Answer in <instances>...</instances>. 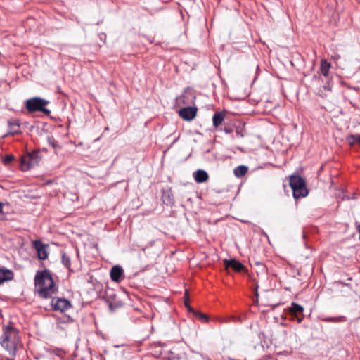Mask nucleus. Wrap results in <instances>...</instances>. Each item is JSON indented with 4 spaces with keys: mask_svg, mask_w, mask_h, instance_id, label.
I'll return each mask as SVG.
<instances>
[{
    "mask_svg": "<svg viewBox=\"0 0 360 360\" xmlns=\"http://www.w3.org/2000/svg\"><path fill=\"white\" fill-rule=\"evenodd\" d=\"M51 353L53 354L54 355L58 356V357H60V358L64 357L65 356V354H66L65 351L64 349H60V348L52 349Z\"/></svg>",
    "mask_w": 360,
    "mask_h": 360,
    "instance_id": "22",
    "label": "nucleus"
},
{
    "mask_svg": "<svg viewBox=\"0 0 360 360\" xmlns=\"http://www.w3.org/2000/svg\"><path fill=\"white\" fill-rule=\"evenodd\" d=\"M198 109L196 107H184L178 112L179 115L184 120L191 121L197 115Z\"/></svg>",
    "mask_w": 360,
    "mask_h": 360,
    "instance_id": "11",
    "label": "nucleus"
},
{
    "mask_svg": "<svg viewBox=\"0 0 360 360\" xmlns=\"http://www.w3.org/2000/svg\"><path fill=\"white\" fill-rule=\"evenodd\" d=\"M125 345L122 344L121 345H115V347H123Z\"/></svg>",
    "mask_w": 360,
    "mask_h": 360,
    "instance_id": "33",
    "label": "nucleus"
},
{
    "mask_svg": "<svg viewBox=\"0 0 360 360\" xmlns=\"http://www.w3.org/2000/svg\"><path fill=\"white\" fill-rule=\"evenodd\" d=\"M0 345L11 356H15L22 346L18 330L11 326L3 327V333L0 338Z\"/></svg>",
    "mask_w": 360,
    "mask_h": 360,
    "instance_id": "2",
    "label": "nucleus"
},
{
    "mask_svg": "<svg viewBox=\"0 0 360 360\" xmlns=\"http://www.w3.org/2000/svg\"><path fill=\"white\" fill-rule=\"evenodd\" d=\"M34 293L41 299H49L58 291L53 274L49 269L37 271L34 278Z\"/></svg>",
    "mask_w": 360,
    "mask_h": 360,
    "instance_id": "1",
    "label": "nucleus"
},
{
    "mask_svg": "<svg viewBox=\"0 0 360 360\" xmlns=\"http://www.w3.org/2000/svg\"><path fill=\"white\" fill-rule=\"evenodd\" d=\"M256 264H257V266H258L259 267V269L261 271L266 272L267 270L264 264L260 263V262H257Z\"/></svg>",
    "mask_w": 360,
    "mask_h": 360,
    "instance_id": "27",
    "label": "nucleus"
},
{
    "mask_svg": "<svg viewBox=\"0 0 360 360\" xmlns=\"http://www.w3.org/2000/svg\"><path fill=\"white\" fill-rule=\"evenodd\" d=\"M226 113L224 111L216 112L212 117L213 127L217 130L224 121Z\"/></svg>",
    "mask_w": 360,
    "mask_h": 360,
    "instance_id": "14",
    "label": "nucleus"
},
{
    "mask_svg": "<svg viewBox=\"0 0 360 360\" xmlns=\"http://www.w3.org/2000/svg\"><path fill=\"white\" fill-rule=\"evenodd\" d=\"M41 160V156L39 150H34L23 155L20 160V169L28 171L31 168L39 165Z\"/></svg>",
    "mask_w": 360,
    "mask_h": 360,
    "instance_id": "4",
    "label": "nucleus"
},
{
    "mask_svg": "<svg viewBox=\"0 0 360 360\" xmlns=\"http://www.w3.org/2000/svg\"><path fill=\"white\" fill-rule=\"evenodd\" d=\"M32 246L37 253V257L40 260H45L49 257V245L43 243L41 240H36L32 242Z\"/></svg>",
    "mask_w": 360,
    "mask_h": 360,
    "instance_id": "7",
    "label": "nucleus"
},
{
    "mask_svg": "<svg viewBox=\"0 0 360 360\" xmlns=\"http://www.w3.org/2000/svg\"><path fill=\"white\" fill-rule=\"evenodd\" d=\"M61 262L63 264L68 268V269H70L71 266V259L69 255H68L65 252H63L62 254L61 257Z\"/></svg>",
    "mask_w": 360,
    "mask_h": 360,
    "instance_id": "21",
    "label": "nucleus"
},
{
    "mask_svg": "<svg viewBox=\"0 0 360 360\" xmlns=\"http://www.w3.org/2000/svg\"><path fill=\"white\" fill-rule=\"evenodd\" d=\"M14 160V158L13 155H6L4 159V163L5 165H8L9 163H11L13 160Z\"/></svg>",
    "mask_w": 360,
    "mask_h": 360,
    "instance_id": "24",
    "label": "nucleus"
},
{
    "mask_svg": "<svg viewBox=\"0 0 360 360\" xmlns=\"http://www.w3.org/2000/svg\"><path fill=\"white\" fill-rule=\"evenodd\" d=\"M195 100V95L194 92L190 89H186L181 95L176 98V105L178 106L191 105L194 103Z\"/></svg>",
    "mask_w": 360,
    "mask_h": 360,
    "instance_id": "6",
    "label": "nucleus"
},
{
    "mask_svg": "<svg viewBox=\"0 0 360 360\" xmlns=\"http://www.w3.org/2000/svg\"><path fill=\"white\" fill-rule=\"evenodd\" d=\"M290 186L292 190V195L295 199L304 198L308 195L306 182L299 175L290 176Z\"/></svg>",
    "mask_w": 360,
    "mask_h": 360,
    "instance_id": "3",
    "label": "nucleus"
},
{
    "mask_svg": "<svg viewBox=\"0 0 360 360\" xmlns=\"http://www.w3.org/2000/svg\"><path fill=\"white\" fill-rule=\"evenodd\" d=\"M223 131L226 133V134H231L233 133V129L230 127H225L223 129Z\"/></svg>",
    "mask_w": 360,
    "mask_h": 360,
    "instance_id": "28",
    "label": "nucleus"
},
{
    "mask_svg": "<svg viewBox=\"0 0 360 360\" xmlns=\"http://www.w3.org/2000/svg\"><path fill=\"white\" fill-rule=\"evenodd\" d=\"M49 143L52 146L53 148H56L58 147V142L53 138H49Z\"/></svg>",
    "mask_w": 360,
    "mask_h": 360,
    "instance_id": "25",
    "label": "nucleus"
},
{
    "mask_svg": "<svg viewBox=\"0 0 360 360\" xmlns=\"http://www.w3.org/2000/svg\"><path fill=\"white\" fill-rule=\"evenodd\" d=\"M236 133L237 136H241V137H242V136H243V134H242L239 131V130H238V129H236Z\"/></svg>",
    "mask_w": 360,
    "mask_h": 360,
    "instance_id": "30",
    "label": "nucleus"
},
{
    "mask_svg": "<svg viewBox=\"0 0 360 360\" xmlns=\"http://www.w3.org/2000/svg\"><path fill=\"white\" fill-rule=\"evenodd\" d=\"M193 177L195 181L199 184L206 182L209 179L207 172L202 169L195 171L193 173Z\"/></svg>",
    "mask_w": 360,
    "mask_h": 360,
    "instance_id": "15",
    "label": "nucleus"
},
{
    "mask_svg": "<svg viewBox=\"0 0 360 360\" xmlns=\"http://www.w3.org/2000/svg\"><path fill=\"white\" fill-rule=\"evenodd\" d=\"M110 276L113 282H121L125 277L122 267L120 265L112 266L110 271Z\"/></svg>",
    "mask_w": 360,
    "mask_h": 360,
    "instance_id": "12",
    "label": "nucleus"
},
{
    "mask_svg": "<svg viewBox=\"0 0 360 360\" xmlns=\"http://www.w3.org/2000/svg\"><path fill=\"white\" fill-rule=\"evenodd\" d=\"M14 278V273L13 271L0 267V285L5 282L12 281Z\"/></svg>",
    "mask_w": 360,
    "mask_h": 360,
    "instance_id": "13",
    "label": "nucleus"
},
{
    "mask_svg": "<svg viewBox=\"0 0 360 360\" xmlns=\"http://www.w3.org/2000/svg\"><path fill=\"white\" fill-rule=\"evenodd\" d=\"M20 125L18 120H11L8 122V133L14 135L20 132Z\"/></svg>",
    "mask_w": 360,
    "mask_h": 360,
    "instance_id": "16",
    "label": "nucleus"
},
{
    "mask_svg": "<svg viewBox=\"0 0 360 360\" xmlns=\"http://www.w3.org/2000/svg\"><path fill=\"white\" fill-rule=\"evenodd\" d=\"M224 264L226 269L231 268L234 271L237 273H248L246 267L238 260L236 259H224Z\"/></svg>",
    "mask_w": 360,
    "mask_h": 360,
    "instance_id": "9",
    "label": "nucleus"
},
{
    "mask_svg": "<svg viewBox=\"0 0 360 360\" xmlns=\"http://www.w3.org/2000/svg\"><path fill=\"white\" fill-rule=\"evenodd\" d=\"M323 321L326 323H342L347 321V318L345 316H340L336 317H326L321 319Z\"/></svg>",
    "mask_w": 360,
    "mask_h": 360,
    "instance_id": "20",
    "label": "nucleus"
},
{
    "mask_svg": "<svg viewBox=\"0 0 360 360\" xmlns=\"http://www.w3.org/2000/svg\"><path fill=\"white\" fill-rule=\"evenodd\" d=\"M3 203L0 202V213L2 212Z\"/></svg>",
    "mask_w": 360,
    "mask_h": 360,
    "instance_id": "31",
    "label": "nucleus"
},
{
    "mask_svg": "<svg viewBox=\"0 0 360 360\" xmlns=\"http://www.w3.org/2000/svg\"><path fill=\"white\" fill-rule=\"evenodd\" d=\"M48 103L47 101L43 98L34 97L26 101L25 107L29 112L40 111L49 114L50 110L45 108Z\"/></svg>",
    "mask_w": 360,
    "mask_h": 360,
    "instance_id": "5",
    "label": "nucleus"
},
{
    "mask_svg": "<svg viewBox=\"0 0 360 360\" xmlns=\"http://www.w3.org/2000/svg\"><path fill=\"white\" fill-rule=\"evenodd\" d=\"M289 313L300 323L304 319V308L296 302H292L288 309Z\"/></svg>",
    "mask_w": 360,
    "mask_h": 360,
    "instance_id": "10",
    "label": "nucleus"
},
{
    "mask_svg": "<svg viewBox=\"0 0 360 360\" xmlns=\"http://www.w3.org/2000/svg\"><path fill=\"white\" fill-rule=\"evenodd\" d=\"M249 280L252 282V288L255 289V295L256 296H257L258 293H257V290H258V284H257V281H256V278H254L253 276H252L251 275H249Z\"/></svg>",
    "mask_w": 360,
    "mask_h": 360,
    "instance_id": "23",
    "label": "nucleus"
},
{
    "mask_svg": "<svg viewBox=\"0 0 360 360\" xmlns=\"http://www.w3.org/2000/svg\"><path fill=\"white\" fill-rule=\"evenodd\" d=\"M51 307L54 311L63 312L71 307L70 302L65 298L51 297Z\"/></svg>",
    "mask_w": 360,
    "mask_h": 360,
    "instance_id": "8",
    "label": "nucleus"
},
{
    "mask_svg": "<svg viewBox=\"0 0 360 360\" xmlns=\"http://www.w3.org/2000/svg\"><path fill=\"white\" fill-rule=\"evenodd\" d=\"M248 172V167L245 165L236 167L233 170L234 175L238 178L244 176Z\"/></svg>",
    "mask_w": 360,
    "mask_h": 360,
    "instance_id": "19",
    "label": "nucleus"
},
{
    "mask_svg": "<svg viewBox=\"0 0 360 360\" xmlns=\"http://www.w3.org/2000/svg\"><path fill=\"white\" fill-rule=\"evenodd\" d=\"M357 231H358V233H359V238H360V224L357 226Z\"/></svg>",
    "mask_w": 360,
    "mask_h": 360,
    "instance_id": "32",
    "label": "nucleus"
},
{
    "mask_svg": "<svg viewBox=\"0 0 360 360\" xmlns=\"http://www.w3.org/2000/svg\"><path fill=\"white\" fill-rule=\"evenodd\" d=\"M347 141L350 146H360V134H350L347 137Z\"/></svg>",
    "mask_w": 360,
    "mask_h": 360,
    "instance_id": "18",
    "label": "nucleus"
},
{
    "mask_svg": "<svg viewBox=\"0 0 360 360\" xmlns=\"http://www.w3.org/2000/svg\"><path fill=\"white\" fill-rule=\"evenodd\" d=\"M200 319L204 321L205 322H207L208 321V317L202 314H200Z\"/></svg>",
    "mask_w": 360,
    "mask_h": 360,
    "instance_id": "29",
    "label": "nucleus"
},
{
    "mask_svg": "<svg viewBox=\"0 0 360 360\" xmlns=\"http://www.w3.org/2000/svg\"><path fill=\"white\" fill-rule=\"evenodd\" d=\"M184 298H185L184 304H185L186 307L188 309V310L191 311V307L189 306V303H188V292H185Z\"/></svg>",
    "mask_w": 360,
    "mask_h": 360,
    "instance_id": "26",
    "label": "nucleus"
},
{
    "mask_svg": "<svg viewBox=\"0 0 360 360\" xmlns=\"http://www.w3.org/2000/svg\"><path fill=\"white\" fill-rule=\"evenodd\" d=\"M330 68L331 64L329 62H328L326 59H321L320 64V70L321 74L324 77H328Z\"/></svg>",
    "mask_w": 360,
    "mask_h": 360,
    "instance_id": "17",
    "label": "nucleus"
}]
</instances>
